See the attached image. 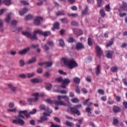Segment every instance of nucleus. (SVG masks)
<instances>
[{
    "instance_id": "nucleus-5",
    "label": "nucleus",
    "mask_w": 127,
    "mask_h": 127,
    "mask_svg": "<svg viewBox=\"0 0 127 127\" xmlns=\"http://www.w3.org/2000/svg\"><path fill=\"white\" fill-rule=\"evenodd\" d=\"M39 94L38 93H36L35 94H33L32 96L35 97V98H28L27 99V101L29 103V105H31V103L33 102V103H37V101H38V96Z\"/></svg>"
},
{
    "instance_id": "nucleus-35",
    "label": "nucleus",
    "mask_w": 127,
    "mask_h": 127,
    "mask_svg": "<svg viewBox=\"0 0 127 127\" xmlns=\"http://www.w3.org/2000/svg\"><path fill=\"white\" fill-rule=\"evenodd\" d=\"M68 42L69 43H73V42H76V40L72 37H69L68 39Z\"/></svg>"
},
{
    "instance_id": "nucleus-21",
    "label": "nucleus",
    "mask_w": 127,
    "mask_h": 127,
    "mask_svg": "<svg viewBox=\"0 0 127 127\" xmlns=\"http://www.w3.org/2000/svg\"><path fill=\"white\" fill-rule=\"evenodd\" d=\"M45 84V88L46 90H48V91H50L51 90V88H52V84L48 82H46Z\"/></svg>"
},
{
    "instance_id": "nucleus-44",
    "label": "nucleus",
    "mask_w": 127,
    "mask_h": 127,
    "mask_svg": "<svg viewBox=\"0 0 127 127\" xmlns=\"http://www.w3.org/2000/svg\"><path fill=\"white\" fill-rule=\"evenodd\" d=\"M100 13L102 17H105V16L106 15V13H105L104 9H100Z\"/></svg>"
},
{
    "instance_id": "nucleus-12",
    "label": "nucleus",
    "mask_w": 127,
    "mask_h": 127,
    "mask_svg": "<svg viewBox=\"0 0 127 127\" xmlns=\"http://www.w3.org/2000/svg\"><path fill=\"white\" fill-rule=\"evenodd\" d=\"M72 30L73 33L75 34V35H77V36H80V35H83V31L81 29L75 28H73Z\"/></svg>"
},
{
    "instance_id": "nucleus-2",
    "label": "nucleus",
    "mask_w": 127,
    "mask_h": 127,
    "mask_svg": "<svg viewBox=\"0 0 127 127\" xmlns=\"http://www.w3.org/2000/svg\"><path fill=\"white\" fill-rule=\"evenodd\" d=\"M62 61L64 62V65L67 66L69 69H73L75 67H78V64L74 60V59L68 60L65 58H62Z\"/></svg>"
},
{
    "instance_id": "nucleus-62",
    "label": "nucleus",
    "mask_w": 127,
    "mask_h": 127,
    "mask_svg": "<svg viewBox=\"0 0 127 127\" xmlns=\"http://www.w3.org/2000/svg\"><path fill=\"white\" fill-rule=\"evenodd\" d=\"M98 92L99 94H100L101 95H105V91H104V90L103 89H99Z\"/></svg>"
},
{
    "instance_id": "nucleus-10",
    "label": "nucleus",
    "mask_w": 127,
    "mask_h": 127,
    "mask_svg": "<svg viewBox=\"0 0 127 127\" xmlns=\"http://www.w3.org/2000/svg\"><path fill=\"white\" fill-rule=\"evenodd\" d=\"M96 56L98 57V58H101V56H103V50L99 46H97L96 47Z\"/></svg>"
},
{
    "instance_id": "nucleus-59",
    "label": "nucleus",
    "mask_w": 127,
    "mask_h": 127,
    "mask_svg": "<svg viewBox=\"0 0 127 127\" xmlns=\"http://www.w3.org/2000/svg\"><path fill=\"white\" fill-rule=\"evenodd\" d=\"M21 3H23L24 5H29V3L27 1L22 0L21 1Z\"/></svg>"
},
{
    "instance_id": "nucleus-45",
    "label": "nucleus",
    "mask_w": 127,
    "mask_h": 127,
    "mask_svg": "<svg viewBox=\"0 0 127 127\" xmlns=\"http://www.w3.org/2000/svg\"><path fill=\"white\" fill-rule=\"evenodd\" d=\"M27 78H31L33 77L34 76H35V73L32 72V73H28L26 74Z\"/></svg>"
},
{
    "instance_id": "nucleus-7",
    "label": "nucleus",
    "mask_w": 127,
    "mask_h": 127,
    "mask_svg": "<svg viewBox=\"0 0 127 127\" xmlns=\"http://www.w3.org/2000/svg\"><path fill=\"white\" fill-rule=\"evenodd\" d=\"M70 82L71 80H70V79L69 78L63 79L61 87L63 88V89H66V86H68V84H70Z\"/></svg>"
},
{
    "instance_id": "nucleus-33",
    "label": "nucleus",
    "mask_w": 127,
    "mask_h": 127,
    "mask_svg": "<svg viewBox=\"0 0 127 127\" xmlns=\"http://www.w3.org/2000/svg\"><path fill=\"white\" fill-rule=\"evenodd\" d=\"M73 82L75 84H80V78L78 77H75L73 78Z\"/></svg>"
},
{
    "instance_id": "nucleus-32",
    "label": "nucleus",
    "mask_w": 127,
    "mask_h": 127,
    "mask_svg": "<svg viewBox=\"0 0 127 127\" xmlns=\"http://www.w3.org/2000/svg\"><path fill=\"white\" fill-rule=\"evenodd\" d=\"M118 66H113L111 68V71L112 72V73H116L118 72Z\"/></svg>"
},
{
    "instance_id": "nucleus-50",
    "label": "nucleus",
    "mask_w": 127,
    "mask_h": 127,
    "mask_svg": "<svg viewBox=\"0 0 127 127\" xmlns=\"http://www.w3.org/2000/svg\"><path fill=\"white\" fill-rule=\"evenodd\" d=\"M61 21L63 23H68V19L67 18H62Z\"/></svg>"
},
{
    "instance_id": "nucleus-27",
    "label": "nucleus",
    "mask_w": 127,
    "mask_h": 127,
    "mask_svg": "<svg viewBox=\"0 0 127 127\" xmlns=\"http://www.w3.org/2000/svg\"><path fill=\"white\" fill-rule=\"evenodd\" d=\"M49 35H51V32L50 31H46L43 32V36L47 37V36H49Z\"/></svg>"
},
{
    "instance_id": "nucleus-37",
    "label": "nucleus",
    "mask_w": 127,
    "mask_h": 127,
    "mask_svg": "<svg viewBox=\"0 0 127 127\" xmlns=\"http://www.w3.org/2000/svg\"><path fill=\"white\" fill-rule=\"evenodd\" d=\"M59 45L60 46H61V47H63L65 45V43H64V41L60 39L59 40Z\"/></svg>"
},
{
    "instance_id": "nucleus-24",
    "label": "nucleus",
    "mask_w": 127,
    "mask_h": 127,
    "mask_svg": "<svg viewBox=\"0 0 127 127\" xmlns=\"http://www.w3.org/2000/svg\"><path fill=\"white\" fill-rule=\"evenodd\" d=\"M101 67V65H97L96 68V74L97 76L100 75V73H101V70H100V68Z\"/></svg>"
},
{
    "instance_id": "nucleus-22",
    "label": "nucleus",
    "mask_w": 127,
    "mask_h": 127,
    "mask_svg": "<svg viewBox=\"0 0 127 127\" xmlns=\"http://www.w3.org/2000/svg\"><path fill=\"white\" fill-rule=\"evenodd\" d=\"M35 62H36V58L33 57L28 61V62H27V64H33V63H35Z\"/></svg>"
},
{
    "instance_id": "nucleus-26",
    "label": "nucleus",
    "mask_w": 127,
    "mask_h": 127,
    "mask_svg": "<svg viewBox=\"0 0 127 127\" xmlns=\"http://www.w3.org/2000/svg\"><path fill=\"white\" fill-rule=\"evenodd\" d=\"M45 68H49L53 65V63L51 62H45Z\"/></svg>"
},
{
    "instance_id": "nucleus-29",
    "label": "nucleus",
    "mask_w": 127,
    "mask_h": 127,
    "mask_svg": "<svg viewBox=\"0 0 127 127\" xmlns=\"http://www.w3.org/2000/svg\"><path fill=\"white\" fill-rule=\"evenodd\" d=\"M47 45L50 46V47H51L53 48V47H54V43L52 40H48L47 42Z\"/></svg>"
},
{
    "instance_id": "nucleus-23",
    "label": "nucleus",
    "mask_w": 127,
    "mask_h": 127,
    "mask_svg": "<svg viewBox=\"0 0 127 127\" xmlns=\"http://www.w3.org/2000/svg\"><path fill=\"white\" fill-rule=\"evenodd\" d=\"M115 41V38H111V40L107 43L106 44V47H110V46H111L114 44V41Z\"/></svg>"
},
{
    "instance_id": "nucleus-49",
    "label": "nucleus",
    "mask_w": 127,
    "mask_h": 127,
    "mask_svg": "<svg viewBox=\"0 0 127 127\" xmlns=\"http://www.w3.org/2000/svg\"><path fill=\"white\" fill-rule=\"evenodd\" d=\"M43 72V69H42V68H41V67L38 68V69H37V73H38V74H42Z\"/></svg>"
},
{
    "instance_id": "nucleus-47",
    "label": "nucleus",
    "mask_w": 127,
    "mask_h": 127,
    "mask_svg": "<svg viewBox=\"0 0 127 127\" xmlns=\"http://www.w3.org/2000/svg\"><path fill=\"white\" fill-rule=\"evenodd\" d=\"M97 7H101L102 6V2H103V0H97Z\"/></svg>"
},
{
    "instance_id": "nucleus-11",
    "label": "nucleus",
    "mask_w": 127,
    "mask_h": 127,
    "mask_svg": "<svg viewBox=\"0 0 127 127\" xmlns=\"http://www.w3.org/2000/svg\"><path fill=\"white\" fill-rule=\"evenodd\" d=\"M40 110H42L43 111H45L46 113H53V111L51 109H49V107H46L44 104L41 105L40 106Z\"/></svg>"
},
{
    "instance_id": "nucleus-58",
    "label": "nucleus",
    "mask_w": 127,
    "mask_h": 127,
    "mask_svg": "<svg viewBox=\"0 0 127 127\" xmlns=\"http://www.w3.org/2000/svg\"><path fill=\"white\" fill-rule=\"evenodd\" d=\"M30 115H31V114H30V112H26V113H25L24 116L25 117H26V118H27V119H28V118H30Z\"/></svg>"
},
{
    "instance_id": "nucleus-57",
    "label": "nucleus",
    "mask_w": 127,
    "mask_h": 127,
    "mask_svg": "<svg viewBox=\"0 0 127 127\" xmlns=\"http://www.w3.org/2000/svg\"><path fill=\"white\" fill-rule=\"evenodd\" d=\"M8 107L10 109H12V108H14V103L13 102H10L8 104Z\"/></svg>"
},
{
    "instance_id": "nucleus-31",
    "label": "nucleus",
    "mask_w": 127,
    "mask_h": 127,
    "mask_svg": "<svg viewBox=\"0 0 127 127\" xmlns=\"http://www.w3.org/2000/svg\"><path fill=\"white\" fill-rule=\"evenodd\" d=\"M2 2L6 5H10L11 4V0H3Z\"/></svg>"
},
{
    "instance_id": "nucleus-41",
    "label": "nucleus",
    "mask_w": 127,
    "mask_h": 127,
    "mask_svg": "<svg viewBox=\"0 0 127 127\" xmlns=\"http://www.w3.org/2000/svg\"><path fill=\"white\" fill-rule=\"evenodd\" d=\"M82 15H85V14H88V6H86L82 12Z\"/></svg>"
},
{
    "instance_id": "nucleus-60",
    "label": "nucleus",
    "mask_w": 127,
    "mask_h": 127,
    "mask_svg": "<svg viewBox=\"0 0 127 127\" xmlns=\"http://www.w3.org/2000/svg\"><path fill=\"white\" fill-rule=\"evenodd\" d=\"M19 63H20V66L21 67H23V66H24V64H25L24 63V61L23 60H20Z\"/></svg>"
},
{
    "instance_id": "nucleus-52",
    "label": "nucleus",
    "mask_w": 127,
    "mask_h": 127,
    "mask_svg": "<svg viewBox=\"0 0 127 127\" xmlns=\"http://www.w3.org/2000/svg\"><path fill=\"white\" fill-rule=\"evenodd\" d=\"M51 75V74L48 72H46L44 74L43 76L44 77H46L47 78H49L50 76Z\"/></svg>"
},
{
    "instance_id": "nucleus-42",
    "label": "nucleus",
    "mask_w": 127,
    "mask_h": 127,
    "mask_svg": "<svg viewBox=\"0 0 127 127\" xmlns=\"http://www.w3.org/2000/svg\"><path fill=\"white\" fill-rule=\"evenodd\" d=\"M11 18L10 17V13H9L8 15H7L6 18L5 19V21H6L7 23H8Z\"/></svg>"
},
{
    "instance_id": "nucleus-17",
    "label": "nucleus",
    "mask_w": 127,
    "mask_h": 127,
    "mask_svg": "<svg viewBox=\"0 0 127 127\" xmlns=\"http://www.w3.org/2000/svg\"><path fill=\"white\" fill-rule=\"evenodd\" d=\"M113 54H114L113 51H107L106 52V57L109 59H112L113 58Z\"/></svg>"
},
{
    "instance_id": "nucleus-38",
    "label": "nucleus",
    "mask_w": 127,
    "mask_h": 127,
    "mask_svg": "<svg viewBox=\"0 0 127 127\" xmlns=\"http://www.w3.org/2000/svg\"><path fill=\"white\" fill-rule=\"evenodd\" d=\"M33 18V16L31 14L28 15L25 18V20H30Z\"/></svg>"
},
{
    "instance_id": "nucleus-9",
    "label": "nucleus",
    "mask_w": 127,
    "mask_h": 127,
    "mask_svg": "<svg viewBox=\"0 0 127 127\" xmlns=\"http://www.w3.org/2000/svg\"><path fill=\"white\" fill-rule=\"evenodd\" d=\"M22 35H24V36H26L28 38H30L32 41H34V39H33V35L30 32L28 31H22Z\"/></svg>"
},
{
    "instance_id": "nucleus-6",
    "label": "nucleus",
    "mask_w": 127,
    "mask_h": 127,
    "mask_svg": "<svg viewBox=\"0 0 127 127\" xmlns=\"http://www.w3.org/2000/svg\"><path fill=\"white\" fill-rule=\"evenodd\" d=\"M37 34H39V35H42L43 34V31L40 29H37L34 31L33 32V39H34V40H38V38H37Z\"/></svg>"
},
{
    "instance_id": "nucleus-8",
    "label": "nucleus",
    "mask_w": 127,
    "mask_h": 127,
    "mask_svg": "<svg viewBox=\"0 0 127 127\" xmlns=\"http://www.w3.org/2000/svg\"><path fill=\"white\" fill-rule=\"evenodd\" d=\"M42 20H43V18H42V17H36L34 20V25H36V26H40Z\"/></svg>"
},
{
    "instance_id": "nucleus-54",
    "label": "nucleus",
    "mask_w": 127,
    "mask_h": 127,
    "mask_svg": "<svg viewBox=\"0 0 127 127\" xmlns=\"http://www.w3.org/2000/svg\"><path fill=\"white\" fill-rule=\"evenodd\" d=\"M58 72L59 73V74H61V75H67V72H65L62 70H58Z\"/></svg>"
},
{
    "instance_id": "nucleus-64",
    "label": "nucleus",
    "mask_w": 127,
    "mask_h": 127,
    "mask_svg": "<svg viewBox=\"0 0 127 127\" xmlns=\"http://www.w3.org/2000/svg\"><path fill=\"white\" fill-rule=\"evenodd\" d=\"M72 103H79V100L77 98H73L71 100Z\"/></svg>"
},
{
    "instance_id": "nucleus-30",
    "label": "nucleus",
    "mask_w": 127,
    "mask_h": 127,
    "mask_svg": "<svg viewBox=\"0 0 127 127\" xmlns=\"http://www.w3.org/2000/svg\"><path fill=\"white\" fill-rule=\"evenodd\" d=\"M31 83H33V84H35L36 83H39L40 82V80H39V79L38 78H34L30 80Z\"/></svg>"
},
{
    "instance_id": "nucleus-19",
    "label": "nucleus",
    "mask_w": 127,
    "mask_h": 127,
    "mask_svg": "<svg viewBox=\"0 0 127 127\" xmlns=\"http://www.w3.org/2000/svg\"><path fill=\"white\" fill-rule=\"evenodd\" d=\"M28 11V9L27 8L25 7L22 9V10L19 11V14L21 16H22V15H24L25 13H26Z\"/></svg>"
},
{
    "instance_id": "nucleus-4",
    "label": "nucleus",
    "mask_w": 127,
    "mask_h": 127,
    "mask_svg": "<svg viewBox=\"0 0 127 127\" xmlns=\"http://www.w3.org/2000/svg\"><path fill=\"white\" fill-rule=\"evenodd\" d=\"M80 108H82V105L81 104H78L74 106V107H70V112L71 115H77V116H80L81 112L79 111V110L77 109H80Z\"/></svg>"
},
{
    "instance_id": "nucleus-55",
    "label": "nucleus",
    "mask_w": 127,
    "mask_h": 127,
    "mask_svg": "<svg viewBox=\"0 0 127 127\" xmlns=\"http://www.w3.org/2000/svg\"><path fill=\"white\" fill-rule=\"evenodd\" d=\"M19 103L20 105H22L23 106H26L27 105L26 102H25V101L23 100H20L19 101Z\"/></svg>"
},
{
    "instance_id": "nucleus-36",
    "label": "nucleus",
    "mask_w": 127,
    "mask_h": 127,
    "mask_svg": "<svg viewBox=\"0 0 127 127\" xmlns=\"http://www.w3.org/2000/svg\"><path fill=\"white\" fill-rule=\"evenodd\" d=\"M60 23L59 22H56L53 24V27L56 28V29H59L60 28Z\"/></svg>"
},
{
    "instance_id": "nucleus-43",
    "label": "nucleus",
    "mask_w": 127,
    "mask_h": 127,
    "mask_svg": "<svg viewBox=\"0 0 127 127\" xmlns=\"http://www.w3.org/2000/svg\"><path fill=\"white\" fill-rule=\"evenodd\" d=\"M38 47H39V44H37L36 45H34V44H32L31 45V47L30 48H31L32 49H36V48H38Z\"/></svg>"
},
{
    "instance_id": "nucleus-18",
    "label": "nucleus",
    "mask_w": 127,
    "mask_h": 127,
    "mask_svg": "<svg viewBox=\"0 0 127 127\" xmlns=\"http://www.w3.org/2000/svg\"><path fill=\"white\" fill-rule=\"evenodd\" d=\"M113 111L114 113L117 114V113H120V112L121 111V108H120L119 106H114L113 108Z\"/></svg>"
},
{
    "instance_id": "nucleus-48",
    "label": "nucleus",
    "mask_w": 127,
    "mask_h": 127,
    "mask_svg": "<svg viewBox=\"0 0 127 127\" xmlns=\"http://www.w3.org/2000/svg\"><path fill=\"white\" fill-rule=\"evenodd\" d=\"M119 120L115 118L113 120V125H114V126H117V125L119 124Z\"/></svg>"
},
{
    "instance_id": "nucleus-28",
    "label": "nucleus",
    "mask_w": 127,
    "mask_h": 127,
    "mask_svg": "<svg viewBox=\"0 0 127 127\" xmlns=\"http://www.w3.org/2000/svg\"><path fill=\"white\" fill-rule=\"evenodd\" d=\"M42 48L44 49L45 51H48L49 49H50L49 46H48L46 44H42Z\"/></svg>"
},
{
    "instance_id": "nucleus-53",
    "label": "nucleus",
    "mask_w": 127,
    "mask_h": 127,
    "mask_svg": "<svg viewBox=\"0 0 127 127\" xmlns=\"http://www.w3.org/2000/svg\"><path fill=\"white\" fill-rule=\"evenodd\" d=\"M68 16L72 17H77L78 16V14L77 13H71V14H68Z\"/></svg>"
},
{
    "instance_id": "nucleus-15",
    "label": "nucleus",
    "mask_w": 127,
    "mask_h": 127,
    "mask_svg": "<svg viewBox=\"0 0 127 127\" xmlns=\"http://www.w3.org/2000/svg\"><path fill=\"white\" fill-rule=\"evenodd\" d=\"M84 45L81 43L78 42L76 43L75 49H76V50H81V49H84Z\"/></svg>"
},
{
    "instance_id": "nucleus-16",
    "label": "nucleus",
    "mask_w": 127,
    "mask_h": 127,
    "mask_svg": "<svg viewBox=\"0 0 127 127\" xmlns=\"http://www.w3.org/2000/svg\"><path fill=\"white\" fill-rule=\"evenodd\" d=\"M7 86L9 89H10V90L12 92H13V93H15V92H16L17 87L13 86V85H12V84L11 83L8 84Z\"/></svg>"
},
{
    "instance_id": "nucleus-51",
    "label": "nucleus",
    "mask_w": 127,
    "mask_h": 127,
    "mask_svg": "<svg viewBox=\"0 0 127 127\" xmlns=\"http://www.w3.org/2000/svg\"><path fill=\"white\" fill-rule=\"evenodd\" d=\"M45 102H46V103H48V104H50V105L54 104V101L53 102L52 100L50 99H46L45 100Z\"/></svg>"
},
{
    "instance_id": "nucleus-34",
    "label": "nucleus",
    "mask_w": 127,
    "mask_h": 127,
    "mask_svg": "<svg viewBox=\"0 0 127 127\" xmlns=\"http://www.w3.org/2000/svg\"><path fill=\"white\" fill-rule=\"evenodd\" d=\"M56 82H58V83H63V78L62 77H58L55 79Z\"/></svg>"
},
{
    "instance_id": "nucleus-39",
    "label": "nucleus",
    "mask_w": 127,
    "mask_h": 127,
    "mask_svg": "<svg viewBox=\"0 0 127 127\" xmlns=\"http://www.w3.org/2000/svg\"><path fill=\"white\" fill-rule=\"evenodd\" d=\"M70 24L72 26H79V23L76 21H72L70 22Z\"/></svg>"
},
{
    "instance_id": "nucleus-13",
    "label": "nucleus",
    "mask_w": 127,
    "mask_h": 127,
    "mask_svg": "<svg viewBox=\"0 0 127 127\" xmlns=\"http://www.w3.org/2000/svg\"><path fill=\"white\" fill-rule=\"evenodd\" d=\"M30 50V47H28L27 48L19 51L18 52V54H19V55H25V54H26V53H27Z\"/></svg>"
},
{
    "instance_id": "nucleus-61",
    "label": "nucleus",
    "mask_w": 127,
    "mask_h": 127,
    "mask_svg": "<svg viewBox=\"0 0 127 127\" xmlns=\"http://www.w3.org/2000/svg\"><path fill=\"white\" fill-rule=\"evenodd\" d=\"M3 28V21L2 19H0V29Z\"/></svg>"
},
{
    "instance_id": "nucleus-63",
    "label": "nucleus",
    "mask_w": 127,
    "mask_h": 127,
    "mask_svg": "<svg viewBox=\"0 0 127 127\" xmlns=\"http://www.w3.org/2000/svg\"><path fill=\"white\" fill-rule=\"evenodd\" d=\"M75 92L77 94H80V89L79 88V86H75Z\"/></svg>"
},
{
    "instance_id": "nucleus-46",
    "label": "nucleus",
    "mask_w": 127,
    "mask_h": 127,
    "mask_svg": "<svg viewBox=\"0 0 127 127\" xmlns=\"http://www.w3.org/2000/svg\"><path fill=\"white\" fill-rule=\"evenodd\" d=\"M65 125L67 126V127H74V124L71 123V122H69L68 121H66Z\"/></svg>"
},
{
    "instance_id": "nucleus-25",
    "label": "nucleus",
    "mask_w": 127,
    "mask_h": 127,
    "mask_svg": "<svg viewBox=\"0 0 127 127\" xmlns=\"http://www.w3.org/2000/svg\"><path fill=\"white\" fill-rule=\"evenodd\" d=\"M57 16H59L60 15H65L66 14L65 13V11L62 10V11H58L56 14Z\"/></svg>"
},
{
    "instance_id": "nucleus-20",
    "label": "nucleus",
    "mask_w": 127,
    "mask_h": 127,
    "mask_svg": "<svg viewBox=\"0 0 127 127\" xmlns=\"http://www.w3.org/2000/svg\"><path fill=\"white\" fill-rule=\"evenodd\" d=\"M123 4L121 5V8H123L125 11H127V2L125 1L122 2Z\"/></svg>"
},
{
    "instance_id": "nucleus-56",
    "label": "nucleus",
    "mask_w": 127,
    "mask_h": 127,
    "mask_svg": "<svg viewBox=\"0 0 127 127\" xmlns=\"http://www.w3.org/2000/svg\"><path fill=\"white\" fill-rule=\"evenodd\" d=\"M105 9L108 12L111 11V7H110V4H108L106 5Z\"/></svg>"
},
{
    "instance_id": "nucleus-40",
    "label": "nucleus",
    "mask_w": 127,
    "mask_h": 127,
    "mask_svg": "<svg viewBox=\"0 0 127 127\" xmlns=\"http://www.w3.org/2000/svg\"><path fill=\"white\" fill-rule=\"evenodd\" d=\"M87 42L89 46H92L93 45V41L91 38L89 37L88 38Z\"/></svg>"
},
{
    "instance_id": "nucleus-14",
    "label": "nucleus",
    "mask_w": 127,
    "mask_h": 127,
    "mask_svg": "<svg viewBox=\"0 0 127 127\" xmlns=\"http://www.w3.org/2000/svg\"><path fill=\"white\" fill-rule=\"evenodd\" d=\"M40 120H38V123L40 124H43L44 122H47L48 118L45 115H43L40 117Z\"/></svg>"
},
{
    "instance_id": "nucleus-1",
    "label": "nucleus",
    "mask_w": 127,
    "mask_h": 127,
    "mask_svg": "<svg viewBox=\"0 0 127 127\" xmlns=\"http://www.w3.org/2000/svg\"><path fill=\"white\" fill-rule=\"evenodd\" d=\"M26 113H27V111H20L18 113L19 114L17 116H14V118L17 120H13L12 121L13 124L15 125H20V126H23L24 125V121L23 120H24V116L21 115V114H25Z\"/></svg>"
},
{
    "instance_id": "nucleus-3",
    "label": "nucleus",
    "mask_w": 127,
    "mask_h": 127,
    "mask_svg": "<svg viewBox=\"0 0 127 127\" xmlns=\"http://www.w3.org/2000/svg\"><path fill=\"white\" fill-rule=\"evenodd\" d=\"M61 99H64L66 102L69 101V97H67L66 95L65 96H60L59 95L57 96V100L54 101L55 106H64V107H67L68 104H65L64 102L61 101Z\"/></svg>"
}]
</instances>
